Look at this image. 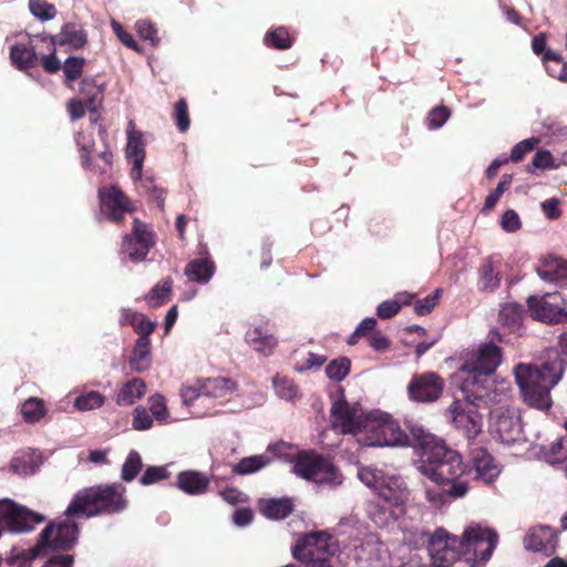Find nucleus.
<instances>
[{"mask_svg": "<svg viewBox=\"0 0 567 567\" xmlns=\"http://www.w3.org/2000/svg\"><path fill=\"white\" fill-rule=\"evenodd\" d=\"M126 488L121 483L95 485L79 491L64 512V518L55 524L49 540L48 548L69 549L78 540L79 526L76 519L90 518L100 514L121 513L126 509Z\"/></svg>", "mask_w": 567, "mask_h": 567, "instance_id": "nucleus-1", "label": "nucleus"}, {"mask_svg": "<svg viewBox=\"0 0 567 567\" xmlns=\"http://www.w3.org/2000/svg\"><path fill=\"white\" fill-rule=\"evenodd\" d=\"M501 363L502 350L494 343H483L476 350L467 352L456 372L464 399L477 405L481 402H506L511 395V384L505 380L498 382L494 378Z\"/></svg>", "mask_w": 567, "mask_h": 567, "instance_id": "nucleus-2", "label": "nucleus"}, {"mask_svg": "<svg viewBox=\"0 0 567 567\" xmlns=\"http://www.w3.org/2000/svg\"><path fill=\"white\" fill-rule=\"evenodd\" d=\"M565 358H567V331L560 334L557 347L545 351L539 362L515 365V381L528 406L539 411H548L551 408L550 392L563 379Z\"/></svg>", "mask_w": 567, "mask_h": 567, "instance_id": "nucleus-3", "label": "nucleus"}, {"mask_svg": "<svg viewBox=\"0 0 567 567\" xmlns=\"http://www.w3.org/2000/svg\"><path fill=\"white\" fill-rule=\"evenodd\" d=\"M413 445L419 450L417 471L439 486L464 483L460 477L465 472L461 455L427 432L422 425H409Z\"/></svg>", "mask_w": 567, "mask_h": 567, "instance_id": "nucleus-4", "label": "nucleus"}, {"mask_svg": "<svg viewBox=\"0 0 567 567\" xmlns=\"http://www.w3.org/2000/svg\"><path fill=\"white\" fill-rule=\"evenodd\" d=\"M355 439L359 444L364 446H405L410 444L409 435L401 430L398 422L381 411L365 413Z\"/></svg>", "mask_w": 567, "mask_h": 567, "instance_id": "nucleus-5", "label": "nucleus"}, {"mask_svg": "<svg viewBox=\"0 0 567 567\" xmlns=\"http://www.w3.org/2000/svg\"><path fill=\"white\" fill-rule=\"evenodd\" d=\"M234 390V382L227 378L197 379L182 386L181 399L183 404L194 406L193 413L200 417L206 414L217 413V410L208 411L212 409L209 406L210 403L214 400H227Z\"/></svg>", "mask_w": 567, "mask_h": 567, "instance_id": "nucleus-6", "label": "nucleus"}, {"mask_svg": "<svg viewBox=\"0 0 567 567\" xmlns=\"http://www.w3.org/2000/svg\"><path fill=\"white\" fill-rule=\"evenodd\" d=\"M292 472L303 480L318 485L336 487L342 484L343 476L326 457L313 452H300L293 460Z\"/></svg>", "mask_w": 567, "mask_h": 567, "instance_id": "nucleus-7", "label": "nucleus"}, {"mask_svg": "<svg viewBox=\"0 0 567 567\" xmlns=\"http://www.w3.org/2000/svg\"><path fill=\"white\" fill-rule=\"evenodd\" d=\"M409 498L406 486L395 485L392 489H383L381 495L369 501L367 514L378 527H388L399 520L405 513V503Z\"/></svg>", "mask_w": 567, "mask_h": 567, "instance_id": "nucleus-8", "label": "nucleus"}, {"mask_svg": "<svg viewBox=\"0 0 567 567\" xmlns=\"http://www.w3.org/2000/svg\"><path fill=\"white\" fill-rule=\"evenodd\" d=\"M127 144L125 150V156L128 163L132 164L131 177L133 181H140L142 186L151 193L152 198L157 203L161 210L164 209V190L154 185L152 177H143V165L145 159V143L143 140V133L135 130V125L132 121L127 125Z\"/></svg>", "mask_w": 567, "mask_h": 567, "instance_id": "nucleus-9", "label": "nucleus"}, {"mask_svg": "<svg viewBox=\"0 0 567 567\" xmlns=\"http://www.w3.org/2000/svg\"><path fill=\"white\" fill-rule=\"evenodd\" d=\"M464 556L473 554L474 566L476 563H486L493 555L497 543V533L478 523L470 524L460 537ZM467 561H472V558H466Z\"/></svg>", "mask_w": 567, "mask_h": 567, "instance_id": "nucleus-10", "label": "nucleus"}, {"mask_svg": "<svg viewBox=\"0 0 567 567\" xmlns=\"http://www.w3.org/2000/svg\"><path fill=\"white\" fill-rule=\"evenodd\" d=\"M336 550L337 545L328 533L316 532L298 539L292 555L300 564H312L329 561V557L334 555Z\"/></svg>", "mask_w": 567, "mask_h": 567, "instance_id": "nucleus-11", "label": "nucleus"}, {"mask_svg": "<svg viewBox=\"0 0 567 567\" xmlns=\"http://www.w3.org/2000/svg\"><path fill=\"white\" fill-rule=\"evenodd\" d=\"M427 550L433 567H449L464 556L460 537L444 528H437L427 540Z\"/></svg>", "mask_w": 567, "mask_h": 567, "instance_id": "nucleus-12", "label": "nucleus"}, {"mask_svg": "<svg viewBox=\"0 0 567 567\" xmlns=\"http://www.w3.org/2000/svg\"><path fill=\"white\" fill-rule=\"evenodd\" d=\"M365 413L359 403H349L340 392L334 399L330 411V422L333 430L342 434H351L357 437L359 429L363 423Z\"/></svg>", "mask_w": 567, "mask_h": 567, "instance_id": "nucleus-13", "label": "nucleus"}, {"mask_svg": "<svg viewBox=\"0 0 567 567\" xmlns=\"http://www.w3.org/2000/svg\"><path fill=\"white\" fill-rule=\"evenodd\" d=\"M530 316L546 323L567 322L566 301L558 292L530 296L527 299Z\"/></svg>", "mask_w": 567, "mask_h": 567, "instance_id": "nucleus-14", "label": "nucleus"}, {"mask_svg": "<svg viewBox=\"0 0 567 567\" xmlns=\"http://www.w3.org/2000/svg\"><path fill=\"white\" fill-rule=\"evenodd\" d=\"M489 427L499 441L511 444L520 439L522 424L517 410L507 405L493 409L489 413Z\"/></svg>", "mask_w": 567, "mask_h": 567, "instance_id": "nucleus-15", "label": "nucleus"}, {"mask_svg": "<svg viewBox=\"0 0 567 567\" xmlns=\"http://www.w3.org/2000/svg\"><path fill=\"white\" fill-rule=\"evenodd\" d=\"M491 403L481 402L480 405L474 404L465 399V402L455 400L450 409L449 413L455 426L460 429L463 434L468 437H475L482 430V417L475 410L482 405H489Z\"/></svg>", "mask_w": 567, "mask_h": 567, "instance_id": "nucleus-16", "label": "nucleus"}, {"mask_svg": "<svg viewBox=\"0 0 567 567\" xmlns=\"http://www.w3.org/2000/svg\"><path fill=\"white\" fill-rule=\"evenodd\" d=\"M357 567H393L388 547L374 536H369L352 550Z\"/></svg>", "mask_w": 567, "mask_h": 567, "instance_id": "nucleus-17", "label": "nucleus"}, {"mask_svg": "<svg viewBox=\"0 0 567 567\" xmlns=\"http://www.w3.org/2000/svg\"><path fill=\"white\" fill-rule=\"evenodd\" d=\"M443 386V380L434 372L416 374L409 383V398L415 402L431 403L441 396Z\"/></svg>", "mask_w": 567, "mask_h": 567, "instance_id": "nucleus-18", "label": "nucleus"}, {"mask_svg": "<svg viewBox=\"0 0 567 567\" xmlns=\"http://www.w3.org/2000/svg\"><path fill=\"white\" fill-rule=\"evenodd\" d=\"M152 244V234L147 226L135 219L132 234L123 239L122 252L133 262H138L145 259Z\"/></svg>", "mask_w": 567, "mask_h": 567, "instance_id": "nucleus-19", "label": "nucleus"}, {"mask_svg": "<svg viewBox=\"0 0 567 567\" xmlns=\"http://www.w3.org/2000/svg\"><path fill=\"white\" fill-rule=\"evenodd\" d=\"M101 213L113 221H120L131 210L130 200L116 186L99 192Z\"/></svg>", "mask_w": 567, "mask_h": 567, "instance_id": "nucleus-20", "label": "nucleus"}, {"mask_svg": "<svg viewBox=\"0 0 567 567\" xmlns=\"http://www.w3.org/2000/svg\"><path fill=\"white\" fill-rule=\"evenodd\" d=\"M219 476L214 473L208 476L207 474L195 471L187 470L179 472L176 476V487L181 489L183 493L192 496L204 495L209 491V485L212 481H219Z\"/></svg>", "mask_w": 567, "mask_h": 567, "instance_id": "nucleus-21", "label": "nucleus"}, {"mask_svg": "<svg viewBox=\"0 0 567 567\" xmlns=\"http://www.w3.org/2000/svg\"><path fill=\"white\" fill-rule=\"evenodd\" d=\"M53 533L52 526H47L40 534L37 545L27 550H19L13 548L11 556L7 558L9 567H30L32 560L45 554V543L49 540Z\"/></svg>", "mask_w": 567, "mask_h": 567, "instance_id": "nucleus-22", "label": "nucleus"}, {"mask_svg": "<svg viewBox=\"0 0 567 567\" xmlns=\"http://www.w3.org/2000/svg\"><path fill=\"white\" fill-rule=\"evenodd\" d=\"M557 535L555 529L548 526H538L529 530L524 539L525 548L534 551H544L550 555L557 546Z\"/></svg>", "mask_w": 567, "mask_h": 567, "instance_id": "nucleus-23", "label": "nucleus"}, {"mask_svg": "<svg viewBox=\"0 0 567 567\" xmlns=\"http://www.w3.org/2000/svg\"><path fill=\"white\" fill-rule=\"evenodd\" d=\"M472 463L475 472V478L484 483L494 482L501 474V467L494 457L484 449H474L472 451Z\"/></svg>", "mask_w": 567, "mask_h": 567, "instance_id": "nucleus-24", "label": "nucleus"}, {"mask_svg": "<svg viewBox=\"0 0 567 567\" xmlns=\"http://www.w3.org/2000/svg\"><path fill=\"white\" fill-rule=\"evenodd\" d=\"M360 481L369 488L381 495L383 489H392L393 486H405L402 478L398 476L385 475L381 470L375 467H362L358 472Z\"/></svg>", "mask_w": 567, "mask_h": 567, "instance_id": "nucleus-25", "label": "nucleus"}, {"mask_svg": "<svg viewBox=\"0 0 567 567\" xmlns=\"http://www.w3.org/2000/svg\"><path fill=\"white\" fill-rule=\"evenodd\" d=\"M537 274L544 281L565 287L567 286V260L547 256L537 267Z\"/></svg>", "mask_w": 567, "mask_h": 567, "instance_id": "nucleus-26", "label": "nucleus"}, {"mask_svg": "<svg viewBox=\"0 0 567 567\" xmlns=\"http://www.w3.org/2000/svg\"><path fill=\"white\" fill-rule=\"evenodd\" d=\"M502 276L498 265L492 258L483 260L478 268L477 288L483 292H493L501 285Z\"/></svg>", "mask_w": 567, "mask_h": 567, "instance_id": "nucleus-27", "label": "nucleus"}, {"mask_svg": "<svg viewBox=\"0 0 567 567\" xmlns=\"http://www.w3.org/2000/svg\"><path fill=\"white\" fill-rule=\"evenodd\" d=\"M468 486L466 483H455L449 488H426V499L435 507H440L451 499L461 498L466 495Z\"/></svg>", "mask_w": 567, "mask_h": 567, "instance_id": "nucleus-28", "label": "nucleus"}, {"mask_svg": "<svg viewBox=\"0 0 567 567\" xmlns=\"http://www.w3.org/2000/svg\"><path fill=\"white\" fill-rule=\"evenodd\" d=\"M184 274L190 281L206 285L215 274V265L208 258L194 259L187 264Z\"/></svg>", "mask_w": 567, "mask_h": 567, "instance_id": "nucleus-29", "label": "nucleus"}, {"mask_svg": "<svg viewBox=\"0 0 567 567\" xmlns=\"http://www.w3.org/2000/svg\"><path fill=\"white\" fill-rule=\"evenodd\" d=\"M146 392V384L140 378H133L125 382L116 394V404L120 406L133 405Z\"/></svg>", "mask_w": 567, "mask_h": 567, "instance_id": "nucleus-30", "label": "nucleus"}, {"mask_svg": "<svg viewBox=\"0 0 567 567\" xmlns=\"http://www.w3.org/2000/svg\"><path fill=\"white\" fill-rule=\"evenodd\" d=\"M131 368L136 372H143L150 368L151 364V340L150 338L138 337L133 354L130 360Z\"/></svg>", "mask_w": 567, "mask_h": 567, "instance_id": "nucleus-31", "label": "nucleus"}, {"mask_svg": "<svg viewBox=\"0 0 567 567\" xmlns=\"http://www.w3.org/2000/svg\"><path fill=\"white\" fill-rule=\"evenodd\" d=\"M246 341L250 347L264 355H269L277 344L276 338L264 331L262 328H254L247 331Z\"/></svg>", "mask_w": 567, "mask_h": 567, "instance_id": "nucleus-32", "label": "nucleus"}, {"mask_svg": "<svg viewBox=\"0 0 567 567\" xmlns=\"http://www.w3.org/2000/svg\"><path fill=\"white\" fill-rule=\"evenodd\" d=\"M292 511V503L289 498H271L260 503V512L271 519L286 518Z\"/></svg>", "mask_w": 567, "mask_h": 567, "instance_id": "nucleus-33", "label": "nucleus"}, {"mask_svg": "<svg viewBox=\"0 0 567 567\" xmlns=\"http://www.w3.org/2000/svg\"><path fill=\"white\" fill-rule=\"evenodd\" d=\"M271 462V457L268 454H258L241 458L238 463L233 465V473L237 475H249L254 474Z\"/></svg>", "mask_w": 567, "mask_h": 567, "instance_id": "nucleus-34", "label": "nucleus"}, {"mask_svg": "<svg viewBox=\"0 0 567 567\" xmlns=\"http://www.w3.org/2000/svg\"><path fill=\"white\" fill-rule=\"evenodd\" d=\"M60 44H66L73 49L82 48L86 41L84 29L76 23H66L58 35Z\"/></svg>", "mask_w": 567, "mask_h": 567, "instance_id": "nucleus-35", "label": "nucleus"}, {"mask_svg": "<svg viewBox=\"0 0 567 567\" xmlns=\"http://www.w3.org/2000/svg\"><path fill=\"white\" fill-rule=\"evenodd\" d=\"M37 59L34 50L25 44H14L10 49V60L18 70H27L31 68Z\"/></svg>", "mask_w": 567, "mask_h": 567, "instance_id": "nucleus-36", "label": "nucleus"}, {"mask_svg": "<svg viewBox=\"0 0 567 567\" xmlns=\"http://www.w3.org/2000/svg\"><path fill=\"white\" fill-rule=\"evenodd\" d=\"M548 75L567 83V62L563 61L559 53L547 50L543 55Z\"/></svg>", "mask_w": 567, "mask_h": 567, "instance_id": "nucleus-37", "label": "nucleus"}, {"mask_svg": "<svg viewBox=\"0 0 567 567\" xmlns=\"http://www.w3.org/2000/svg\"><path fill=\"white\" fill-rule=\"evenodd\" d=\"M103 85L95 83L94 79H84L81 83V92L87 96L86 107L91 113H95L103 99Z\"/></svg>", "mask_w": 567, "mask_h": 567, "instance_id": "nucleus-38", "label": "nucleus"}, {"mask_svg": "<svg viewBox=\"0 0 567 567\" xmlns=\"http://www.w3.org/2000/svg\"><path fill=\"white\" fill-rule=\"evenodd\" d=\"M523 308L522 306L515 302L505 303L498 313V321L507 327L509 330L514 331L519 328L522 322Z\"/></svg>", "mask_w": 567, "mask_h": 567, "instance_id": "nucleus-39", "label": "nucleus"}, {"mask_svg": "<svg viewBox=\"0 0 567 567\" xmlns=\"http://www.w3.org/2000/svg\"><path fill=\"white\" fill-rule=\"evenodd\" d=\"M44 413V403L38 398H29L21 405L22 417L28 423H35L40 421Z\"/></svg>", "mask_w": 567, "mask_h": 567, "instance_id": "nucleus-40", "label": "nucleus"}, {"mask_svg": "<svg viewBox=\"0 0 567 567\" xmlns=\"http://www.w3.org/2000/svg\"><path fill=\"white\" fill-rule=\"evenodd\" d=\"M142 467H143V462H142V457H141L140 453L132 450L128 453V455L122 466L121 478L124 482H132L137 476V474L141 472Z\"/></svg>", "mask_w": 567, "mask_h": 567, "instance_id": "nucleus-41", "label": "nucleus"}, {"mask_svg": "<svg viewBox=\"0 0 567 567\" xmlns=\"http://www.w3.org/2000/svg\"><path fill=\"white\" fill-rule=\"evenodd\" d=\"M105 398L97 391H89L79 395L74 401V406L79 411H91L104 404Z\"/></svg>", "mask_w": 567, "mask_h": 567, "instance_id": "nucleus-42", "label": "nucleus"}, {"mask_svg": "<svg viewBox=\"0 0 567 567\" xmlns=\"http://www.w3.org/2000/svg\"><path fill=\"white\" fill-rule=\"evenodd\" d=\"M351 362L348 358H339L330 361L326 367V374L330 380L342 381L350 371Z\"/></svg>", "mask_w": 567, "mask_h": 567, "instance_id": "nucleus-43", "label": "nucleus"}, {"mask_svg": "<svg viewBox=\"0 0 567 567\" xmlns=\"http://www.w3.org/2000/svg\"><path fill=\"white\" fill-rule=\"evenodd\" d=\"M272 382L275 391L280 399L293 401L298 398V389L288 378L276 375Z\"/></svg>", "mask_w": 567, "mask_h": 567, "instance_id": "nucleus-44", "label": "nucleus"}, {"mask_svg": "<svg viewBox=\"0 0 567 567\" xmlns=\"http://www.w3.org/2000/svg\"><path fill=\"white\" fill-rule=\"evenodd\" d=\"M172 291V279L166 278L162 282L157 284L146 296L147 302L152 307H158L164 303Z\"/></svg>", "mask_w": 567, "mask_h": 567, "instance_id": "nucleus-45", "label": "nucleus"}, {"mask_svg": "<svg viewBox=\"0 0 567 567\" xmlns=\"http://www.w3.org/2000/svg\"><path fill=\"white\" fill-rule=\"evenodd\" d=\"M38 467L39 465L34 462V460L27 455L14 456L10 463L11 472L23 476L34 474Z\"/></svg>", "mask_w": 567, "mask_h": 567, "instance_id": "nucleus-46", "label": "nucleus"}, {"mask_svg": "<svg viewBox=\"0 0 567 567\" xmlns=\"http://www.w3.org/2000/svg\"><path fill=\"white\" fill-rule=\"evenodd\" d=\"M265 43L268 47L285 50L290 48L292 42L288 31L284 27H279L266 34Z\"/></svg>", "mask_w": 567, "mask_h": 567, "instance_id": "nucleus-47", "label": "nucleus"}, {"mask_svg": "<svg viewBox=\"0 0 567 567\" xmlns=\"http://www.w3.org/2000/svg\"><path fill=\"white\" fill-rule=\"evenodd\" d=\"M30 12L41 21H48L55 17V7L44 0H29Z\"/></svg>", "mask_w": 567, "mask_h": 567, "instance_id": "nucleus-48", "label": "nucleus"}, {"mask_svg": "<svg viewBox=\"0 0 567 567\" xmlns=\"http://www.w3.org/2000/svg\"><path fill=\"white\" fill-rule=\"evenodd\" d=\"M150 410L154 419L159 422L167 421L169 412L166 406L165 398L162 394H154L148 399Z\"/></svg>", "mask_w": 567, "mask_h": 567, "instance_id": "nucleus-49", "label": "nucleus"}, {"mask_svg": "<svg viewBox=\"0 0 567 567\" xmlns=\"http://www.w3.org/2000/svg\"><path fill=\"white\" fill-rule=\"evenodd\" d=\"M84 64L85 60L82 58H68L63 65V72L65 74L66 80L74 81L75 79H78L83 71Z\"/></svg>", "mask_w": 567, "mask_h": 567, "instance_id": "nucleus-50", "label": "nucleus"}, {"mask_svg": "<svg viewBox=\"0 0 567 567\" xmlns=\"http://www.w3.org/2000/svg\"><path fill=\"white\" fill-rule=\"evenodd\" d=\"M153 415L147 412L144 406H137L133 413V429L145 431L153 425Z\"/></svg>", "mask_w": 567, "mask_h": 567, "instance_id": "nucleus-51", "label": "nucleus"}, {"mask_svg": "<svg viewBox=\"0 0 567 567\" xmlns=\"http://www.w3.org/2000/svg\"><path fill=\"white\" fill-rule=\"evenodd\" d=\"M538 142V138L530 137L517 143L512 150L511 159L513 162L522 161L527 153L532 152L536 147Z\"/></svg>", "mask_w": 567, "mask_h": 567, "instance_id": "nucleus-52", "label": "nucleus"}, {"mask_svg": "<svg viewBox=\"0 0 567 567\" xmlns=\"http://www.w3.org/2000/svg\"><path fill=\"white\" fill-rule=\"evenodd\" d=\"M167 476L168 472L164 466H150L140 478V483L147 486L165 480Z\"/></svg>", "mask_w": 567, "mask_h": 567, "instance_id": "nucleus-53", "label": "nucleus"}, {"mask_svg": "<svg viewBox=\"0 0 567 567\" xmlns=\"http://www.w3.org/2000/svg\"><path fill=\"white\" fill-rule=\"evenodd\" d=\"M450 116H451V112L449 111L447 107H445V106L434 107L427 116L430 128L436 130V128L442 127L445 124V122L450 118Z\"/></svg>", "mask_w": 567, "mask_h": 567, "instance_id": "nucleus-54", "label": "nucleus"}, {"mask_svg": "<svg viewBox=\"0 0 567 567\" xmlns=\"http://www.w3.org/2000/svg\"><path fill=\"white\" fill-rule=\"evenodd\" d=\"M76 144L81 152L82 165L83 167H87L90 162V154L93 150L94 142L91 138V136H86L83 133H79L76 136Z\"/></svg>", "mask_w": 567, "mask_h": 567, "instance_id": "nucleus-55", "label": "nucleus"}, {"mask_svg": "<svg viewBox=\"0 0 567 567\" xmlns=\"http://www.w3.org/2000/svg\"><path fill=\"white\" fill-rule=\"evenodd\" d=\"M175 122L181 132H185L189 127V117L187 104L184 100H179L175 104L174 110Z\"/></svg>", "mask_w": 567, "mask_h": 567, "instance_id": "nucleus-56", "label": "nucleus"}, {"mask_svg": "<svg viewBox=\"0 0 567 567\" xmlns=\"http://www.w3.org/2000/svg\"><path fill=\"white\" fill-rule=\"evenodd\" d=\"M136 31L141 38L148 40L152 44L158 43L157 30L148 20H138L136 22Z\"/></svg>", "mask_w": 567, "mask_h": 567, "instance_id": "nucleus-57", "label": "nucleus"}, {"mask_svg": "<svg viewBox=\"0 0 567 567\" xmlns=\"http://www.w3.org/2000/svg\"><path fill=\"white\" fill-rule=\"evenodd\" d=\"M501 225L507 233H514L522 226L518 214L513 209H508L503 214Z\"/></svg>", "mask_w": 567, "mask_h": 567, "instance_id": "nucleus-58", "label": "nucleus"}, {"mask_svg": "<svg viewBox=\"0 0 567 567\" xmlns=\"http://www.w3.org/2000/svg\"><path fill=\"white\" fill-rule=\"evenodd\" d=\"M111 27L114 31V33L117 35L120 41L126 45L130 49H133L135 51H140V47L137 45L136 41L133 39V37L126 32L123 27L117 21H112Z\"/></svg>", "mask_w": 567, "mask_h": 567, "instance_id": "nucleus-59", "label": "nucleus"}, {"mask_svg": "<svg viewBox=\"0 0 567 567\" xmlns=\"http://www.w3.org/2000/svg\"><path fill=\"white\" fill-rule=\"evenodd\" d=\"M377 326V320L374 318H365L363 319L359 326L355 328L354 332L349 338V343L354 344L359 337L364 336L368 332L373 331Z\"/></svg>", "mask_w": 567, "mask_h": 567, "instance_id": "nucleus-60", "label": "nucleus"}, {"mask_svg": "<svg viewBox=\"0 0 567 567\" xmlns=\"http://www.w3.org/2000/svg\"><path fill=\"white\" fill-rule=\"evenodd\" d=\"M400 311V301L385 300L377 308V313L382 319H390Z\"/></svg>", "mask_w": 567, "mask_h": 567, "instance_id": "nucleus-61", "label": "nucleus"}, {"mask_svg": "<svg viewBox=\"0 0 567 567\" xmlns=\"http://www.w3.org/2000/svg\"><path fill=\"white\" fill-rule=\"evenodd\" d=\"M135 332L140 334V337L150 338V334L154 331L155 324L143 315L140 313V318H137L135 324L133 326Z\"/></svg>", "mask_w": 567, "mask_h": 567, "instance_id": "nucleus-62", "label": "nucleus"}, {"mask_svg": "<svg viewBox=\"0 0 567 567\" xmlns=\"http://www.w3.org/2000/svg\"><path fill=\"white\" fill-rule=\"evenodd\" d=\"M224 501L229 504H238L247 501V496L236 487H229L220 492Z\"/></svg>", "mask_w": 567, "mask_h": 567, "instance_id": "nucleus-63", "label": "nucleus"}, {"mask_svg": "<svg viewBox=\"0 0 567 567\" xmlns=\"http://www.w3.org/2000/svg\"><path fill=\"white\" fill-rule=\"evenodd\" d=\"M73 556L61 554L51 557L43 567H72Z\"/></svg>", "mask_w": 567, "mask_h": 567, "instance_id": "nucleus-64", "label": "nucleus"}]
</instances>
